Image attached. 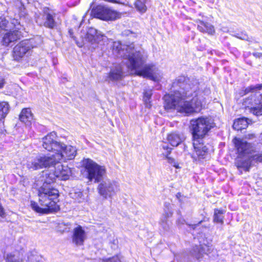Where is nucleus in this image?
<instances>
[{"mask_svg": "<svg viewBox=\"0 0 262 262\" xmlns=\"http://www.w3.org/2000/svg\"><path fill=\"white\" fill-rule=\"evenodd\" d=\"M180 80L174 81L172 87H180L172 94H166L163 97L164 107L166 111L176 110L177 112L188 116L200 112L203 107V103L195 92H192L182 85Z\"/></svg>", "mask_w": 262, "mask_h": 262, "instance_id": "nucleus-1", "label": "nucleus"}, {"mask_svg": "<svg viewBox=\"0 0 262 262\" xmlns=\"http://www.w3.org/2000/svg\"><path fill=\"white\" fill-rule=\"evenodd\" d=\"M42 176L37 181V185L40 182H43L42 185L38 189V203L39 206L35 202H31V207L35 211L47 213L50 212L57 211L59 209V205L57 204L59 191L53 185L55 176L53 173H49L48 170H43Z\"/></svg>", "mask_w": 262, "mask_h": 262, "instance_id": "nucleus-2", "label": "nucleus"}, {"mask_svg": "<svg viewBox=\"0 0 262 262\" xmlns=\"http://www.w3.org/2000/svg\"><path fill=\"white\" fill-rule=\"evenodd\" d=\"M190 123L193 147L191 157L194 162L201 161L206 158L208 153V148L205 144L204 139L213 127V125L206 117L192 119L190 121Z\"/></svg>", "mask_w": 262, "mask_h": 262, "instance_id": "nucleus-3", "label": "nucleus"}, {"mask_svg": "<svg viewBox=\"0 0 262 262\" xmlns=\"http://www.w3.org/2000/svg\"><path fill=\"white\" fill-rule=\"evenodd\" d=\"M57 138L56 133L52 132L42 138L43 148L54 154L52 156L43 155L39 157L37 160L40 164H58L62 159V152L66 150V147L57 141Z\"/></svg>", "mask_w": 262, "mask_h": 262, "instance_id": "nucleus-4", "label": "nucleus"}, {"mask_svg": "<svg viewBox=\"0 0 262 262\" xmlns=\"http://www.w3.org/2000/svg\"><path fill=\"white\" fill-rule=\"evenodd\" d=\"M98 183V193L104 199H112L120 190L119 183L108 178L103 179Z\"/></svg>", "mask_w": 262, "mask_h": 262, "instance_id": "nucleus-5", "label": "nucleus"}, {"mask_svg": "<svg viewBox=\"0 0 262 262\" xmlns=\"http://www.w3.org/2000/svg\"><path fill=\"white\" fill-rule=\"evenodd\" d=\"M91 15L104 21H114L121 17V13L104 5H98L91 10Z\"/></svg>", "mask_w": 262, "mask_h": 262, "instance_id": "nucleus-6", "label": "nucleus"}, {"mask_svg": "<svg viewBox=\"0 0 262 262\" xmlns=\"http://www.w3.org/2000/svg\"><path fill=\"white\" fill-rule=\"evenodd\" d=\"M128 59L129 61L131 69L135 70L136 75L148 78L154 81H157V78L153 74V65L145 64L143 66V62L140 60L139 61L133 57L128 56Z\"/></svg>", "mask_w": 262, "mask_h": 262, "instance_id": "nucleus-7", "label": "nucleus"}, {"mask_svg": "<svg viewBox=\"0 0 262 262\" xmlns=\"http://www.w3.org/2000/svg\"><path fill=\"white\" fill-rule=\"evenodd\" d=\"M243 105L245 109L256 116H262V94L251 95L243 100Z\"/></svg>", "mask_w": 262, "mask_h": 262, "instance_id": "nucleus-8", "label": "nucleus"}, {"mask_svg": "<svg viewBox=\"0 0 262 262\" xmlns=\"http://www.w3.org/2000/svg\"><path fill=\"white\" fill-rule=\"evenodd\" d=\"M84 172L90 182L99 183L106 173L104 166L100 165H84Z\"/></svg>", "mask_w": 262, "mask_h": 262, "instance_id": "nucleus-9", "label": "nucleus"}, {"mask_svg": "<svg viewBox=\"0 0 262 262\" xmlns=\"http://www.w3.org/2000/svg\"><path fill=\"white\" fill-rule=\"evenodd\" d=\"M30 40L24 39L17 43L13 48L12 57L14 60L19 61L25 54L33 48Z\"/></svg>", "mask_w": 262, "mask_h": 262, "instance_id": "nucleus-10", "label": "nucleus"}, {"mask_svg": "<svg viewBox=\"0 0 262 262\" xmlns=\"http://www.w3.org/2000/svg\"><path fill=\"white\" fill-rule=\"evenodd\" d=\"M232 142L236 150L237 158L244 159L251 154V145L250 143L237 137L233 138Z\"/></svg>", "mask_w": 262, "mask_h": 262, "instance_id": "nucleus-11", "label": "nucleus"}, {"mask_svg": "<svg viewBox=\"0 0 262 262\" xmlns=\"http://www.w3.org/2000/svg\"><path fill=\"white\" fill-rule=\"evenodd\" d=\"M55 13H54L51 9L48 7L43 8L42 13V18L43 20V25L46 28L52 29L56 25L54 19Z\"/></svg>", "mask_w": 262, "mask_h": 262, "instance_id": "nucleus-12", "label": "nucleus"}, {"mask_svg": "<svg viewBox=\"0 0 262 262\" xmlns=\"http://www.w3.org/2000/svg\"><path fill=\"white\" fill-rule=\"evenodd\" d=\"M135 50V45L133 42L128 45H123L118 43L114 44L113 47V52L116 55L125 58L126 56V53H130Z\"/></svg>", "mask_w": 262, "mask_h": 262, "instance_id": "nucleus-13", "label": "nucleus"}, {"mask_svg": "<svg viewBox=\"0 0 262 262\" xmlns=\"http://www.w3.org/2000/svg\"><path fill=\"white\" fill-rule=\"evenodd\" d=\"M194 21L197 24V29L199 31L209 36L214 35L215 29L213 25L199 19L195 20Z\"/></svg>", "mask_w": 262, "mask_h": 262, "instance_id": "nucleus-14", "label": "nucleus"}, {"mask_svg": "<svg viewBox=\"0 0 262 262\" xmlns=\"http://www.w3.org/2000/svg\"><path fill=\"white\" fill-rule=\"evenodd\" d=\"M86 239V235L82 227L78 226L74 229L72 236L73 243L77 246H83Z\"/></svg>", "mask_w": 262, "mask_h": 262, "instance_id": "nucleus-15", "label": "nucleus"}, {"mask_svg": "<svg viewBox=\"0 0 262 262\" xmlns=\"http://www.w3.org/2000/svg\"><path fill=\"white\" fill-rule=\"evenodd\" d=\"M21 37V33L19 30L9 31L4 35L2 42L3 45L8 46L11 43L20 39Z\"/></svg>", "mask_w": 262, "mask_h": 262, "instance_id": "nucleus-16", "label": "nucleus"}, {"mask_svg": "<svg viewBox=\"0 0 262 262\" xmlns=\"http://www.w3.org/2000/svg\"><path fill=\"white\" fill-rule=\"evenodd\" d=\"M167 140L171 146L177 147L185 140V138L183 134L173 131L167 134Z\"/></svg>", "mask_w": 262, "mask_h": 262, "instance_id": "nucleus-17", "label": "nucleus"}, {"mask_svg": "<svg viewBox=\"0 0 262 262\" xmlns=\"http://www.w3.org/2000/svg\"><path fill=\"white\" fill-rule=\"evenodd\" d=\"M10 105L7 101H0V134L3 133L5 121L10 111Z\"/></svg>", "mask_w": 262, "mask_h": 262, "instance_id": "nucleus-18", "label": "nucleus"}, {"mask_svg": "<svg viewBox=\"0 0 262 262\" xmlns=\"http://www.w3.org/2000/svg\"><path fill=\"white\" fill-rule=\"evenodd\" d=\"M33 119V114L29 107L23 108L19 114V120L26 124H30Z\"/></svg>", "mask_w": 262, "mask_h": 262, "instance_id": "nucleus-19", "label": "nucleus"}, {"mask_svg": "<svg viewBox=\"0 0 262 262\" xmlns=\"http://www.w3.org/2000/svg\"><path fill=\"white\" fill-rule=\"evenodd\" d=\"M108 77L112 81H118L123 77L122 68L120 65H117L115 69L111 70L108 73Z\"/></svg>", "mask_w": 262, "mask_h": 262, "instance_id": "nucleus-20", "label": "nucleus"}, {"mask_svg": "<svg viewBox=\"0 0 262 262\" xmlns=\"http://www.w3.org/2000/svg\"><path fill=\"white\" fill-rule=\"evenodd\" d=\"M248 118L243 117L235 119L232 125L233 128L237 131L246 129L248 125Z\"/></svg>", "mask_w": 262, "mask_h": 262, "instance_id": "nucleus-21", "label": "nucleus"}, {"mask_svg": "<svg viewBox=\"0 0 262 262\" xmlns=\"http://www.w3.org/2000/svg\"><path fill=\"white\" fill-rule=\"evenodd\" d=\"M162 148L165 150V152L162 154L163 158L167 160V162L169 164H175L176 162V159L170 156L172 148L170 147L167 144L162 145Z\"/></svg>", "mask_w": 262, "mask_h": 262, "instance_id": "nucleus-22", "label": "nucleus"}, {"mask_svg": "<svg viewBox=\"0 0 262 262\" xmlns=\"http://www.w3.org/2000/svg\"><path fill=\"white\" fill-rule=\"evenodd\" d=\"M148 0H135L134 3L135 8L141 14L145 13L147 10L146 5Z\"/></svg>", "mask_w": 262, "mask_h": 262, "instance_id": "nucleus-23", "label": "nucleus"}, {"mask_svg": "<svg viewBox=\"0 0 262 262\" xmlns=\"http://www.w3.org/2000/svg\"><path fill=\"white\" fill-rule=\"evenodd\" d=\"M206 248H207V246L206 245L196 246L193 248L192 250V254L196 258L199 259L204 253L207 254L206 252Z\"/></svg>", "mask_w": 262, "mask_h": 262, "instance_id": "nucleus-24", "label": "nucleus"}, {"mask_svg": "<svg viewBox=\"0 0 262 262\" xmlns=\"http://www.w3.org/2000/svg\"><path fill=\"white\" fill-rule=\"evenodd\" d=\"M152 95V89H146L144 90L143 93V100L145 105L150 108L151 106L150 99Z\"/></svg>", "mask_w": 262, "mask_h": 262, "instance_id": "nucleus-25", "label": "nucleus"}, {"mask_svg": "<svg viewBox=\"0 0 262 262\" xmlns=\"http://www.w3.org/2000/svg\"><path fill=\"white\" fill-rule=\"evenodd\" d=\"M262 89V84H257L255 85H251L244 89H242L239 92V94L242 96L245 95L250 92H254L257 90H260Z\"/></svg>", "mask_w": 262, "mask_h": 262, "instance_id": "nucleus-26", "label": "nucleus"}, {"mask_svg": "<svg viewBox=\"0 0 262 262\" xmlns=\"http://www.w3.org/2000/svg\"><path fill=\"white\" fill-rule=\"evenodd\" d=\"M99 36L97 33L94 31V33L90 31H88L85 34V38L91 44H98L99 42Z\"/></svg>", "mask_w": 262, "mask_h": 262, "instance_id": "nucleus-27", "label": "nucleus"}, {"mask_svg": "<svg viewBox=\"0 0 262 262\" xmlns=\"http://www.w3.org/2000/svg\"><path fill=\"white\" fill-rule=\"evenodd\" d=\"M224 211L222 210H220L217 209H214L213 215V222L214 223L223 224L224 223Z\"/></svg>", "mask_w": 262, "mask_h": 262, "instance_id": "nucleus-28", "label": "nucleus"}, {"mask_svg": "<svg viewBox=\"0 0 262 262\" xmlns=\"http://www.w3.org/2000/svg\"><path fill=\"white\" fill-rule=\"evenodd\" d=\"M168 210L169 209L168 208ZM172 212L168 210L167 212H166V210H165V214H164V217L163 219H162L161 220L160 224L163 228V229L165 230H167L169 228V224L168 223L167 218L170 217L172 216Z\"/></svg>", "mask_w": 262, "mask_h": 262, "instance_id": "nucleus-29", "label": "nucleus"}, {"mask_svg": "<svg viewBox=\"0 0 262 262\" xmlns=\"http://www.w3.org/2000/svg\"><path fill=\"white\" fill-rule=\"evenodd\" d=\"M77 154L76 147L69 145L67 146V160H73Z\"/></svg>", "mask_w": 262, "mask_h": 262, "instance_id": "nucleus-30", "label": "nucleus"}, {"mask_svg": "<svg viewBox=\"0 0 262 262\" xmlns=\"http://www.w3.org/2000/svg\"><path fill=\"white\" fill-rule=\"evenodd\" d=\"M6 262H23L21 257L18 253L8 254Z\"/></svg>", "mask_w": 262, "mask_h": 262, "instance_id": "nucleus-31", "label": "nucleus"}, {"mask_svg": "<svg viewBox=\"0 0 262 262\" xmlns=\"http://www.w3.org/2000/svg\"><path fill=\"white\" fill-rule=\"evenodd\" d=\"M9 21L5 18H0V32L6 30Z\"/></svg>", "mask_w": 262, "mask_h": 262, "instance_id": "nucleus-32", "label": "nucleus"}, {"mask_svg": "<svg viewBox=\"0 0 262 262\" xmlns=\"http://www.w3.org/2000/svg\"><path fill=\"white\" fill-rule=\"evenodd\" d=\"M251 165H236L237 169L239 171L240 173H242V170L248 171L250 168Z\"/></svg>", "mask_w": 262, "mask_h": 262, "instance_id": "nucleus-33", "label": "nucleus"}, {"mask_svg": "<svg viewBox=\"0 0 262 262\" xmlns=\"http://www.w3.org/2000/svg\"><path fill=\"white\" fill-rule=\"evenodd\" d=\"M103 262H121L118 256H113L110 258L103 259Z\"/></svg>", "mask_w": 262, "mask_h": 262, "instance_id": "nucleus-34", "label": "nucleus"}, {"mask_svg": "<svg viewBox=\"0 0 262 262\" xmlns=\"http://www.w3.org/2000/svg\"><path fill=\"white\" fill-rule=\"evenodd\" d=\"M66 225L64 223L59 224L57 227V231L61 233H63L66 229Z\"/></svg>", "mask_w": 262, "mask_h": 262, "instance_id": "nucleus-35", "label": "nucleus"}, {"mask_svg": "<svg viewBox=\"0 0 262 262\" xmlns=\"http://www.w3.org/2000/svg\"><path fill=\"white\" fill-rule=\"evenodd\" d=\"M135 34L133 31L129 30H125L122 32L121 35L122 36H127L130 34Z\"/></svg>", "mask_w": 262, "mask_h": 262, "instance_id": "nucleus-36", "label": "nucleus"}, {"mask_svg": "<svg viewBox=\"0 0 262 262\" xmlns=\"http://www.w3.org/2000/svg\"><path fill=\"white\" fill-rule=\"evenodd\" d=\"M82 164H96L94 162H93L91 159L87 158L84 159L81 161Z\"/></svg>", "mask_w": 262, "mask_h": 262, "instance_id": "nucleus-37", "label": "nucleus"}, {"mask_svg": "<svg viewBox=\"0 0 262 262\" xmlns=\"http://www.w3.org/2000/svg\"><path fill=\"white\" fill-rule=\"evenodd\" d=\"M79 0H68V5L70 6H75L78 3Z\"/></svg>", "mask_w": 262, "mask_h": 262, "instance_id": "nucleus-38", "label": "nucleus"}, {"mask_svg": "<svg viewBox=\"0 0 262 262\" xmlns=\"http://www.w3.org/2000/svg\"><path fill=\"white\" fill-rule=\"evenodd\" d=\"M255 137V135L254 134H248L247 135H245V138L247 139H252Z\"/></svg>", "mask_w": 262, "mask_h": 262, "instance_id": "nucleus-39", "label": "nucleus"}, {"mask_svg": "<svg viewBox=\"0 0 262 262\" xmlns=\"http://www.w3.org/2000/svg\"><path fill=\"white\" fill-rule=\"evenodd\" d=\"M252 55L255 57V58H261L262 57V53L260 52H254L252 53Z\"/></svg>", "mask_w": 262, "mask_h": 262, "instance_id": "nucleus-40", "label": "nucleus"}, {"mask_svg": "<svg viewBox=\"0 0 262 262\" xmlns=\"http://www.w3.org/2000/svg\"><path fill=\"white\" fill-rule=\"evenodd\" d=\"M5 83V80L3 78H0V89L3 88Z\"/></svg>", "mask_w": 262, "mask_h": 262, "instance_id": "nucleus-41", "label": "nucleus"}, {"mask_svg": "<svg viewBox=\"0 0 262 262\" xmlns=\"http://www.w3.org/2000/svg\"><path fill=\"white\" fill-rule=\"evenodd\" d=\"M42 165H36V164H34V165H33L32 166L30 167L29 168H32L34 170L35 169H37L38 168V167H40V168H42V167H41Z\"/></svg>", "mask_w": 262, "mask_h": 262, "instance_id": "nucleus-42", "label": "nucleus"}, {"mask_svg": "<svg viewBox=\"0 0 262 262\" xmlns=\"http://www.w3.org/2000/svg\"><path fill=\"white\" fill-rule=\"evenodd\" d=\"M185 221L184 220H179L178 221V224H183Z\"/></svg>", "mask_w": 262, "mask_h": 262, "instance_id": "nucleus-43", "label": "nucleus"}, {"mask_svg": "<svg viewBox=\"0 0 262 262\" xmlns=\"http://www.w3.org/2000/svg\"><path fill=\"white\" fill-rule=\"evenodd\" d=\"M69 33L70 34V36L72 37V38H74V37L73 36V33L72 32V30L71 29H69Z\"/></svg>", "mask_w": 262, "mask_h": 262, "instance_id": "nucleus-44", "label": "nucleus"}, {"mask_svg": "<svg viewBox=\"0 0 262 262\" xmlns=\"http://www.w3.org/2000/svg\"><path fill=\"white\" fill-rule=\"evenodd\" d=\"M257 160L259 162H262V156H260L259 157H258V158H257Z\"/></svg>", "mask_w": 262, "mask_h": 262, "instance_id": "nucleus-45", "label": "nucleus"}, {"mask_svg": "<svg viewBox=\"0 0 262 262\" xmlns=\"http://www.w3.org/2000/svg\"><path fill=\"white\" fill-rule=\"evenodd\" d=\"M189 226H191V227L194 229L196 227L197 225L194 224V225H189Z\"/></svg>", "mask_w": 262, "mask_h": 262, "instance_id": "nucleus-46", "label": "nucleus"}, {"mask_svg": "<svg viewBox=\"0 0 262 262\" xmlns=\"http://www.w3.org/2000/svg\"><path fill=\"white\" fill-rule=\"evenodd\" d=\"M181 196V193H178L177 194H176V197L179 199L180 197Z\"/></svg>", "mask_w": 262, "mask_h": 262, "instance_id": "nucleus-47", "label": "nucleus"}, {"mask_svg": "<svg viewBox=\"0 0 262 262\" xmlns=\"http://www.w3.org/2000/svg\"><path fill=\"white\" fill-rule=\"evenodd\" d=\"M173 166L176 168H180V167L179 166V165H173Z\"/></svg>", "mask_w": 262, "mask_h": 262, "instance_id": "nucleus-48", "label": "nucleus"}, {"mask_svg": "<svg viewBox=\"0 0 262 262\" xmlns=\"http://www.w3.org/2000/svg\"><path fill=\"white\" fill-rule=\"evenodd\" d=\"M77 45H78L79 47H81L82 46V45H79L78 42H77Z\"/></svg>", "mask_w": 262, "mask_h": 262, "instance_id": "nucleus-49", "label": "nucleus"}, {"mask_svg": "<svg viewBox=\"0 0 262 262\" xmlns=\"http://www.w3.org/2000/svg\"><path fill=\"white\" fill-rule=\"evenodd\" d=\"M201 222H202V221L199 222V224H200Z\"/></svg>", "mask_w": 262, "mask_h": 262, "instance_id": "nucleus-50", "label": "nucleus"}, {"mask_svg": "<svg viewBox=\"0 0 262 262\" xmlns=\"http://www.w3.org/2000/svg\"><path fill=\"white\" fill-rule=\"evenodd\" d=\"M260 49L262 50V48H260Z\"/></svg>", "mask_w": 262, "mask_h": 262, "instance_id": "nucleus-51", "label": "nucleus"}]
</instances>
